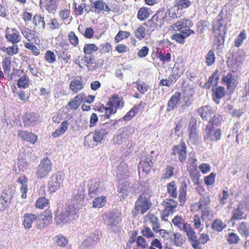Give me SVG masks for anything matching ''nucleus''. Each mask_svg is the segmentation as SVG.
<instances>
[{
	"label": "nucleus",
	"instance_id": "nucleus-46",
	"mask_svg": "<svg viewBox=\"0 0 249 249\" xmlns=\"http://www.w3.org/2000/svg\"><path fill=\"white\" fill-rule=\"evenodd\" d=\"M177 81V78L173 75H170L168 79H161L160 82V85L162 86L171 87Z\"/></svg>",
	"mask_w": 249,
	"mask_h": 249
},
{
	"label": "nucleus",
	"instance_id": "nucleus-23",
	"mask_svg": "<svg viewBox=\"0 0 249 249\" xmlns=\"http://www.w3.org/2000/svg\"><path fill=\"white\" fill-rule=\"evenodd\" d=\"M181 99V94L176 92L169 100L167 105V111H171L174 109L179 104Z\"/></svg>",
	"mask_w": 249,
	"mask_h": 249
},
{
	"label": "nucleus",
	"instance_id": "nucleus-58",
	"mask_svg": "<svg viewBox=\"0 0 249 249\" xmlns=\"http://www.w3.org/2000/svg\"><path fill=\"white\" fill-rule=\"evenodd\" d=\"M136 84L137 85V89L140 93L144 94L147 91L149 87L144 82H141L139 81H137Z\"/></svg>",
	"mask_w": 249,
	"mask_h": 249
},
{
	"label": "nucleus",
	"instance_id": "nucleus-59",
	"mask_svg": "<svg viewBox=\"0 0 249 249\" xmlns=\"http://www.w3.org/2000/svg\"><path fill=\"white\" fill-rule=\"evenodd\" d=\"M130 34L128 31H119L115 37V40L117 42H119L123 39L128 38Z\"/></svg>",
	"mask_w": 249,
	"mask_h": 249
},
{
	"label": "nucleus",
	"instance_id": "nucleus-50",
	"mask_svg": "<svg viewBox=\"0 0 249 249\" xmlns=\"http://www.w3.org/2000/svg\"><path fill=\"white\" fill-rule=\"evenodd\" d=\"M191 5V2L190 0H178L176 6L178 7V9L182 10L189 7Z\"/></svg>",
	"mask_w": 249,
	"mask_h": 249
},
{
	"label": "nucleus",
	"instance_id": "nucleus-13",
	"mask_svg": "<svg viewBox=\"0 0 249 249\" xmlns=\"http://www.w3.org/2000/svg\"><path fill=\"white\" fill-rule=\"evenodd\" d=\"M205 132L206 133L204 136L205 141L215 142L220 139L221 134L219 129H214L212 126L207 125Z\"/></svg>",
	"mask_w": 249,
	"mask_h": 249
},
{
	"label": "nucleus",
	"instance_id": "nucleus-19",
	"mask_svg": "<svg viewBox=\"0 0 249 249\" xmlns=\"http://www.w3.org/2000/svg\"><path fill=\"white\" fill-rule=\"evenodd\" d=\"M5 38L9 42L15 44L20 41L21 36L19 35V32L16 28H13L11 31H10V28L7 27L5 30Z\"/></svg>",
	"mask_w": 249,
	"mask_h": 249
},
{
	"label": "nucleus",
	"instance_id": "nucleus-15",
	"mask_svg": "<svg viewBox=\"0 0 249 249\" xmlns=\"http://www.w3.org/2000/svg\"><path fill=\"white\" fill-rule=\"evenodd\" d=\"M74 218V215L73 213L69 212V210L62 212L59 214H56L55 217V222L57 225L62 226Z\"/></svg>",
	"mask_w": 249,
	"mask_h": 249
},
{
	"label": "nucleus",
	"instance_id": "nucleus-41",
	"mask_svg": "<svg viewBox=\"0 0 249 249\" xmlns=\"http://www.w3.org/2000/svg\"><path fill=\"white\" fill-rule=\"evenodd\" d=\"M174 167L173 166L168 165L163 171L162 178L168 179L174 175Z\"/></svg>",
	"mask_w": 249,
	"mask_h": 249
},
{
	"label": "nucleus",
	"instance_id": "nucleus-44",
	"mask_svg": "<svg viewBox=\"0 0 249 249\" xmlns=\"http://www.w3.org/2000/svg\"><path fill=\"white\" fill-rule=\"evenodd\" d=\"M185 241L184 238L178 232L174 234V238L173 240V244L177 247H180Z\"/></svg>",
	"mask_w": 249,
	"mask_h": 249
},
{
	"label": "nucleus",
	"instance_id": "nucleus-28",
	"mask_svg": "<svg viewBox=\"0 0 249 249\" xmlns=\"http://www.w3.org/2000/svg\"><path fill=\"white\" fill-rule=\"evenodd\" d=\"M187 186L185 182L181 183L179 187V196L178 200L180 203V205H183L186 200V192Z\"/></svg>",
	"mask_w": 249,
	"mask_h": 249
},
{
	"label": "nucleus",
	"instance_id": "nucleus-64",
	"mask_svg": "<svg viewBox=\"0 0 249 249\" xmlns=\"http://www.w3.org/2000/svg\"><path fill=\"white\" fill-rule=\"evenodd\" d=\"M238 206L245 212L246 211L249 212V197H246L242 200Z\"/></svg>",
	"mask_w": 249,
	"mask_h": 249
},
{
	"label": "nucleus",
	"instance_id": "nucleus-10",
	"mask_svg": "<svg viewBox=\"0 0 249 249\" xmlns=\"http://www.w3.org/2000/svg\"><path fill=\"white\" fill-rule=\"evenodd\" d=\"M103 218L105 224L107 226V229L112 230L121 221L122 219L119 213H108L104 214Z\"/></svg>",
	"mask_w": 249,
	"mask_h": 249
},
{
	"label": "nucleus",
	"instance_id": "nucleus-12",
	"mask_svg": "<svg viewBox=\"0 0 249 249\" xmlns=\"http://www.w3.org/2000/svg\"><path fill=\"white\" fill-rule=\"evenodd\" d=\"M134 132V129L132 126H129L120 129L118 131L116 138V142L119 144L126 142L130 139Z\"/></svg>",
	"mask_w": 249,
	"mask_h": 249
},
{
	"label": "nucleus",
	"instance_id": "nucleus-16",
	"mask_svg": "<svg viewBox=\"0 0 249 249\" xmlns=\"http://www.w3.org/2000/svg\"><path fill=\"white\" fill-rule=\"evenodd\" d=\"M14 194V193L11 189L9 188L4 189L0 198V209L4 210L11 203Z\"/></svg>",
	"mask_w": 249,
	"mask_h": 249
},
{
	"label": "nucleus",
	"instance_id": "nucleus-26",
	"mask_svg": "<svg viewBox=\"0 0 249 249\" xmlns=\"http://www.w3.org/2000/svg\"><path fill=\"white\" fill-rule=\"evenodd\" d=\"M37 216L35 214L26 213L23 216V225L26 229H30L32 223L37 219Z\"/></svg>",
	"mask_w": 249,
	"mask_h": 249
},
{
	"label": "nucleus",
	"instance_id": "nucleus-60",
	"mask_svg": "<svg viewBox=\"0 0 249 249\" xmlns=\"http://www.w3.org/2000/svg\"><path fill=\"white\" fill-rule=\"evenodd\" d=\"M11 61L7 58H5L2 62L3 70L5 74H9L11 71Z\"/></svg>",
	"mask_w": 249,
	"mask_h": 249
},
{
	"label": "nucleus",
	"instance_id": "nucleus-2",
	"mask_svg": "<svg viewBox=\"0 0 249 249\" xmlns=\"http://www.w3.org/2000/svg\"><path fill=\"white\" fill-rule=\"evenodd\" d=\"M165 15L163 11H158L152 17V18L144 23L149 29L153 31L155 29L160 28L164 24Z\"/></svg>",
	"mask_w": 249,
	"mask_h": 249
},
{
	"label": "nucleus",
	"instance_id": "nucleus-45",
	"mask_svg": "<svg viewBox=\"0 0 249 249\" xmlns=\"http://www.w3.org/2000/svg\"><path fill=\"white\" fill-rule=\"evenodd\" d=\"M94 141L93 133L90 132L88 135L85 136L84 140V145H87L90 147H93L96 145Z\"/></svg>",
	"mask_w": 249,
	"mask_h": 249
},
{
	"label": "nucleus",
	"instance_id": "nucleus-43",
	"mask_svg": "<svg viewBox=\"0 0 249 249\" xmlns=\"http://www.w3.org/2000/svg\"><path fill=\"white\" fill-rule=\"evenodd\" d=\"M17 85L18 87L22 89H26L29 87V79L27 75H24L19 78L18 80Z\"/></svg>",
	"mask_w": 249,
	"mask_h": 249
},
{
	"label": "nucleus",
	"instance_id": "nucleus-35",
	"mask_svg": "<svg viewBox=\"0 0 249 249\" xmlns=\"http://www.w3.org/2000/svg\"><path fill=\"white\" fill-rule=\"evenodd\" d=\"M218 70H216L212 75L210 76L207 83L206 84V87L209 88L211 85L214 86H217L219 80V75H218Z\"/></svg>",
	"mask_w": 249,
	"mask_h": 249
},
{
	"label": "nucleus",
	"instance_id": "nucleus-3",
	"mask_svg": "<svg viewBox=\"0 0 249 249\" xmlns=\"http://www.w3.org/2000/svg\"><path fill=\"white\" fill-rule=\"evenodd\" d=\"M124 106V103L118 97L115 96L110 99L109 101L106 104V111L102 116L107 119L110 118V115L114 114L116 112L117 107L120 108Z\"/></svg>",
	"mask_w": 249,
	"mask_h": 249
},
{
	"label": "nucleus",
	"instance_id": "nucleus-9",
	"mask_svg": "<svg viewBox=\"0 0 249 249\" xmlns=\"http://www.w3.org/2000/svg\"><path fill=\"white\" fill-rule=\"evenodd\" d=\"M112 126V124L110 125V123L106 122L101 125L94 132H92L94 142L101 143L105 139Z\"/></svg>",
	"mask_w": 249,
	"mask_h": 249
},
{
	"label": "nucleus",
	"instance_id": "nucleus-33",
	"mask_svg": "<svg viewBox=\"0 0 249 249\" xmlns=\"http://www.w3.org/2000/svg\"><path fill=\"white\" fill-rule=\"evenodd\" d=\"M222 82L226 85L228 89H229L231 87L235 86V77L231 72H229L222 77Z\"/></svg>",
	"mask_w": 249,
	"mask_h": 249
},
{
	"label": "nucleus",
	"instance_id": "nucleus-55",
	"mask_svg": "<svg viewBox=\"0 0 249 249\" xmlns=\"http://www.w3.org/2000/svg\"><path fill=\"white\" fill-rule=\"evenodd\" d=\"M196 160L194 157H190L188 160L187 167V170L190 172L194 171L197 167L196 164Z\"/></svg>",
	"mask_w": 249,
	"mask_h": 249
},
{
	"label": "nucleus",
	"instance_id": "nucleus-38",
	"mask_svg": "<svg viewBox=\"0 0 249 249\" xmlns=\"http://www.w3.org/2000/svg\"><path fill=\"white\" fill-rule=\"evenodd\" d=\"M184 104L181 106L179 112H183L184 110L189 107L193 102V99L192 95H186L183 97Z\"/></svg>",
	"mask_w": 249,
	"mask_h": 249
},
{
	"label": "nucleus",
	"instance_id": "nucleus-42",
	"mask_svg": "<svg viewBox=\"0 0 249 249\" xmlns=\"http://www.w3.org/2000/svg\"><path fill=\"white\" fill-rule=\"evenodd\" d=\"M106 202V197L101 196L95 198L93 201V207L94 208L103 207Z\"/></svg>",
	"mask_w": 249,
	"mask_h": 249
},
{
	"label": "nucleus",
	"instance_id": "nucleus-20",
	"mask_svg": "<svg viewBox=\"0 0 249 249\" xmlns=\"http://www.w3.org/2000/svg\"><path fill=\"white\" fill-rule=\"evenodd\" d=\"M17 135L21 140L27 141L33 144L36 142L37 140V135L31 132L19 130L18 131Z\"/></svg>",
	"mask_w": 249,
	"mask_h": 249
},
{
	"label": "nucleus",
	"instance_id": "nucleus-14",
	"mask_svg": "<svg viewBox=\"0 0 249 249\" xmlns=\"http://www.w3.org/2000/svg\"><path fill=\"white\" fill-rule=\"evenodd\" d=\"M172 222L175 226L185 232L187 237L193 230L190 224L185 222L182 217L180 216H175L172 220Z\"/></svg>",
	"mask_w": 249,
	"mask_h": 249
},
{
	"label": "nucleus",
	"instance_id": "nucleus-31",
	"mask_svg": "<svg viewBox=\"0 0 249 249\" xmlns=\"http://www.w3.org/2000/svg\"><path fill=\"white\" fill-rule=\"evenodd\" d=\"M17 182L21 184L20 191L22 193L21 197L26 198L27 197L26 193L27 191V178L25 176L20 177L18 178Z\"/></svg>",
	"mask_w": 249,
	"mask_h": 249
},
{
	"label": "nucleus",
	"instance_id": "nucleus-7",
	"mask_svg": "<svg viewBox=\"0 0 249 249\" xmlns=\"http://www.w3.org/2000/svg\"><path fill=\"white\" fill-rule=\"evenodd\" d=\"M172 155L176 156L175 158L183 163L187 158L186 145L184 142H180L178 145H174L172 149Z\"/></svg>",
	"mask_w": 249,
	"mask_h": 249
},
{
	"label": "nucleus",
	"instance_id": "nucleus-52",
	"mask_svg": "<svg viewBox=\"0 0 249 249\" xmlns=\"http://www.w3.org/2000/svg\"><path fill=\"white\" fill-rule=\"evenodd\" d=\"M33 23L36 26H38L40 23L42 24V28L44 29L45 28L46 23L44 20V18L41 17L40 15H35L33 17Z\"/></svg>",
	"mask_w": 249,
	"mask_h": 249
},
{
	"label": "nucleus",
	"instance_id": "nucleus-36",
	"mask_svg": "<svg viewBox=\"0 0 249 249\" xmlns=\"http://www.w3.org/2000/svg\"><path fill=\"white\" fill-rule=\"evenodd\" d=\"M237 231L242 236H249V223L242 222L238 227Z\"/></svg>",
	"mask_w": 249,
	"mask_h": 249
},
{
	"label": "nucleus",
	"instance_id": "nucleus-37",
	"mask_svg": "<svg viewBox=\"0 0 249 249\" xmlns=\"http://www.w3.org/2000/svg\"><path fill=\"white\" fill-rule=\"evenodd\" d=\"M167 192L169 196L173 198H177L178 196V192L176 182L172 181L167 185Z\"/></svg>",
	"mask_w": 249,
	"mask_h": 249
},
{
	"label": "nucleus",
	"instance_id": "nucleus-61",
	"mask_svg": "<svg viewBox=\"0 0 249 249\" xmlns=\"http://www.w3.org/2000/svg\"><path fill=\"white\" fill-rule=\"evenodd\" d=\"M240 240L239 236L234 232L229 233L227 241L230 244H236Z\"/></svg>",
	"mask_w": 249,
	"mask_h": 249
},
{
	"label": "nucleus",
	"instance_id": "nucleus-30",
	"mask_svg": "<svg viewBox=\"0 0 249 249\" xmlns=\"http://www.w3.org/2000/svg\"><path fill=\"white\" fill-rule=\"evenodd\" d=\"M225 95V88L223 87L219 86L213 90V99L217 104H218L220 103V99Z\"/></svg>",
	"mask_w": 249,
	"mask_h": 249
},
{
	"label": "nucleus",
	"instance_id": "nucleus-8",
	"mask_svg": "<svg viewBox=\"0 0 249 249\" xmlns=\"http://www.w3.org/2000/svg\"><path fill=\"white\" fill-rule=\"evenodd\" d=\"M89 187V194L91 197L102 193L104 190L103 183L97 178L89 179L87 181Z\"/></svg>",
	"mask_w": 249,
	"mask_h": 249
},
{
	"label": "nucleus",
	"instance_id": "nucleus-47",
	"mask_svg": "<svg viewBox=\"0 0 249 249\" xmlns=\"http://www.w3.org/2000/svg\"><path fill=\"white\" fill-rule=\"evenodd\" d=\"M149 14L144 7L141 8L137 14V18L141 21L146 20L149 17Z\"/></svg>",
	"mask_w": 249,
	"mask_h": 249
},
{
	"label": "nucleus",
	"instance_id": "nucleus-53",
	"mask_svg": "<svg viewBox=\"0 0 249 249\" xmlns=\"http://www.w3.org/2000/svg\"><path fill=\"white\" fill-rule=\"evenodd\" d=\"M206 62L208 66L212 65L215 62V57L213 51L210 50L206 56Z\"/></svg>",
	"mask_w": 249,
	"mask_h": 249
},
{
	"label": "nucleus",
	"instance_id": "nucleus-4",
	"mask_svg": "<svg viewBox=\"0 0 249 249\" xmlns=\"http://www.w3.org/2000/svg\"><path fill=\"white\" fill-rule=\"evenodd\" d=\"M188 238L194 249H201L199 245L205 244L210 240L208 235L204 233H201L198 239L193 229L188 235Z\"/></svg>",
	"mask_w": 249,
	"mask_h": 249
},
{
	"label": "nucleus",
	"instance_id": "nucleus-22",
	"mask_svg": "<svg viewBox=\"0 0 249 249\" xmlns=\"http://www.w3.org/2000/svg\"><path fill=\"white\" fill-rule=\"evenodd\" d=\"M94 8V12L99 14L102 11H104L107 13L111 11V8L103 0H96L93 3Z\"/></svg>",
	"mask_w": 249,
	"mask_h": 249
},
{
	"label": "nucleus",
	"instance_id": "nucleus-1",
	"mask_svg": "<svg viewBox=\"0 0 249 249\" xmlns=\"http://www.w3.org/2000/svg\"><path fill=\"white\" fill-rule=\"evenodd\" d=\"M53 163L48 157H46L41 160L36 168V175L38 179L47 177L52 171Z\"/></svg>",
	"mask_w": 249,
	"mask_h": 249
},
{
	"label": "nucleus",
	"instance_id": "nucleus-54",
	"mask_svg": "<svg viewBox=\"0 0 249 249\" xmlns=\"http://www.w3.org/2000/svg\"><path fill=\"white\" fill-rule=\"evenodd\" d=\"M149 221L153 230L156 232H158L160 227L158 218L156 216L152 215L150 218Z\"/></svg>",
	"mask_w": 249,
	"mask_h": 249
},
{
	"label": "nucleus",
	"instance_id": "nucleus-24",
	"mask_svg": "<svg viewBox=\"0 0 249 249\" xmlns=\"http://www.w3.org/2000/svg\"><path fill=\"white\" fill-rule=\"evenodd\" d=\"M155 160V158L153 157H146L143 160H142L139 164V169H142L143 172L146 174L149 173L151 170V167L153 164V161Z\"/></svg>",
	"mask_w": 249,
	"mask_h": 249
},
{
	"label": "nucleus",
	"instance_id": "nucleus-11",
	"mask_svg": "<svg viewBox=\"0 0 249 249\" xmlns=\"http://www.w3.org/2000/svg\"><path fill=\"white\" fill-rule=\"evenodd\" d=\"M64 176L63 174L60 172H57L54 173L51 177L49 181L48 186L49 190L52 192H54L59 189L64 180Z\"/></svg>",
	"mask_w": 249,
	"mask_h": 249
},
{
	"label": "nucleus",
	"instance_id": "nucleus-62",
	"mask_svg": "<svg viewBox=\"0 0 249 249\" xmlns=\"http://www.w3.org/2000/svg\"><path fill=\"white\" fill-rule=\"evenodd\" d=\"M49 203V200L45 197L39 198L36 202V207L39 209H43L46 207Z\"/></svg>",
	"mask_w": 249,
	"mask_h": 249
},
{
	"label": "nucleus",
	"instance_id": "nucleus-6",
	"mask_svg": "<svg viewBox=\"0 0 249 249\" xmlns=\"http://www.w3.org/2000/svg\"><path fill=\"white\" fill-rule=\"evenodd\" d=\"M188 133L189 141L193 144L198 143L200 140L198 131L196 129V120L192 117L189 120Z\"/></svg>",
	"mask_w": 249,
	"mask_h": 249
},
{
	"label": "nucleus",
	"instance_id": "nucleus-51",
	"mask_svg": "<svg viewBox=\"0 0 249 249\" xmlns=\"http://www.w3.org/2000/svg\"><path fill=\"white\" fill-rule=\"evenodd\" d=\"M56 0H50L47 2L46 9L49 13H53L57 9Z\"/></svg>",
	"mask_w": 249,
	"mask_h": 249
},
{
	"label": "nucleus",
	"instance_id": "nucleus-57",
	"mask_svg": "<svg viewBox=\"0 0 249 249\" xmlns=\"http://www.w3.org/2000/svg\"><path fill=\"white\" fill-rule=\"evenodd\" d=\"M64 116V110L63 109H60L56 114L54 115L52 118V120L54 123H59L61 120L66 118Z\"/></svg>",
	"mask_w": 249,
	"mask_h": 249
},
{
	"label": "nucleus",
	"instance_id": "nucleus-25",
	"mask_svg": "<svg viewBox=\"0 0 249 249\" xmlns=\"http://www.w3.org/2000/svg\"><path fill=\"white\" fill-rule=\"evenodd\" d=\"M214 111L210 106L202 107L198 110V113L203 120L208 121L214 113Z\"/></svg>",
	"mask_w": 249,
	"mask_h": 249
},
{
	"label": "nucleus",
	"instance_id": "nucleus-32",
	"mask_svg": "<svg viewBox=\"0 0 249 249\" xmlns=\"http://www.w3.org/2000/svg\"><path fill=\"white\" fill-rule=\"evenodd\" d=\"M232 213L231 220L246 219L248 217V215L245 213V212L238 206L232 211Z\"/></svg>",
	"mask_w": 249,
	"mask_h": 249
},
{
	"label": "nucleus",
	"instance_id": "nucleus-48",
	"mask_svg": "<svg viewBox=\"0 0 249 249\" xmlns=\"http://www.w3.org/2000/svg\"><path fill=\"white\" fill-rule=\"evenodd\" d=\"M98 47L94 44H85L83 51L85 54H89L98 50Z\"/></svg>",
	"mask_w": 249,
	"mask_h": 249
},
{
	"label": "nucleus",
	"instance_id": "nucleus-63",
	"mask_svg": "<svg viewBox=\"0 0 249 249\" xmlns=\"http://www.w3.org/2000/svg\"><path fill=\"white\" fill-rule=\"evenodd\" d=\"M136 37L139 40H142L145 36V28L143 26L139 27L135 32Z\"/></svg>",
	"mask_w": 249,
	"mask_h": 249
},
{
	"label": "nucleus",
	"instance_id": "nucleus-18",
	"mask_svg": "<svg viewBox=\"0 0 249 249\" xmlns=\"http://www.w3.org/2000/svg\"><path fill=\"white\" fill-rule=\"evenodd\" d=\"M116 173L119 182L123 183V181L129 176L128 167L126 163L124 162H120L118 165Z\"/></svg>",
	"mask_w": 249,
	"mask_h": 249
},
{
	"label": "nucleus",
	"instance_id": "nucleus-40",
	"mask_svg": "<svg viewBox=\"0 0 249 249\" xmlns=\"http://www.w3.org/2000/svg\"><path fill=\"white\" fill-rule=\"evenodd\" d=\"M192 24V22L189 19H183L179 21H177L175 24V28L176 29L180 30L183 28L189 27Z\"/></svg>",
	"mask_w": 249,
	"mask_h": 249
},
{
	"label": "nucleus",
	"instance_id": "nucleus-27",
	"mask_svg": "<svg viewBox=\"0 0 249 249\" xmlns=\"http://www.w3.org/2000/svg\"><path fill=\"white\" fill-rule=\"evenodd\" d=\"M84 87V83L81 78L73 79L71 82L70 89L74 92L77 93L82 89Z\"/></svg>",
	"mask_w": 249,
	"mask_h": 249
},
{
	"label": "nucleus",
	"instance_id": "nucleus-17",
	"mask_svg": "<svg viewBox=\"0 0 249 249\" xmlns=\"http://www.w3.org/2000/svg\"><path fill=\"white\" fill-rule=\"evenodd\" d=\"M86 182L84 181L79 184L77 190H75L73 193L72 201L73 205L78 204L81 202L85 197Z\"/></svg>",
	"mask_w": 249,
	"mask_h": 249
},
{
	"label": "nucleus",
	"instance_id": "nucleus-34",
	"mask_svg": "<svg viewBox=\"0 0 249 249\" xmlns=\"http://www.w3.org/2000/svg\"><path fill=\"white\" fill-rule=\"evenodd\" d=\"M227 227V225L226 222L219 219L214 220L212 224V229L214 231L217 232L222 231L224 229H226Z\"/></svg>",
	"mask_w": 249,
	"mask_h": 249
},
{
	"label": "nucleus",
	"instance_id": "nucleus-49",
	"mask_svg": "<svg viewBox=\"0 0 249 249\" xmlns=\"http://www.w3.org/2000/svg\"><path fill=\"white\" fill-rule=\"evenodd\" d=\"M130 188L128 186L126 181H125V184H124L120 188L119 194L121 199H124L128 194Z\"/></svg>",
	"mask_w": 249,
	"mask_h": 249
},
{
	"label": "nucleus",
	"instance_id": "nucleus-56",
	"mask_svg": "<svg viewBox=\"0 0 249 249\" xmlns=\"http://www.w3.org/2000/svg\"><path fill=\"white\" fill-rule=\"evenodd\" d=\"M220 116L219 114L213 113V115L209 119V125H218L220 122Z\"/></svg>",
	"mask_w": 249,
	"mask_h": 249
},
{
	"label": "nucleus",
	"instance_id": "nucleus-39",
	"mask_svg": "<svg viewBox=\"0 0 249 249\" xmlns=\"http://www.w3.org/2000/svg\"><path fill=\"white\" fill-rule=\"evenodd\" d=\"M53 240L58 246L63 248L66 247L68 242L67 238L61 234L55 236L53 238Z\"/></svg>",
	"mask_w": 249,
	"mask_h": 249
},
{
	"label": "nucleus",
	"instance_id": "nucleus-5",
	"mask_svg": "<svg viewBox=\"0 0 249 249\" xmlns=\"http://www.w3.org/2000/svg\"><path fill=\"white\" fill-rule=\"evenodd\" d=\"M151 203L148 196L142 194L139 197L135 202V210L137 213L143 214L151 207Z\"/></svg>",
	"mask_w": 249,
	"mask_h": 249
},
{
	"label": "nucleus",
	"instance_id": "nucleus-21",
	"mask_svg": "<svg viewBox=\"0 0 249 249\" xmlns=\"http://www.w3.org/2000/svg\"><path fill=\"white\" fill-rule=\"evenodd\" d=\"M38 117L37 114L34 113L25 114L23 117L24 125L26 127L35 125L38 121Z\"/></svg>",
	"mask_w": 249,
	"mask_h": 249
},
{
	"label": "nucleus",
	"instance_id": "nucleus-29",
	"mask_svg": "<svg viewBox=\"0 0 249 249\" xmlns=\"http://www.w3.org/2000/svg\"><path fill=\"white\" fill-rule=\"evenodd\" d=\"M68 126L69 123L67 121L62 122L60 126L52 133V137L57 138L62 136L67 131Z\"/></svg>",
	"mask_w": 249,
	"mask_h": 249
}]
</instances>
